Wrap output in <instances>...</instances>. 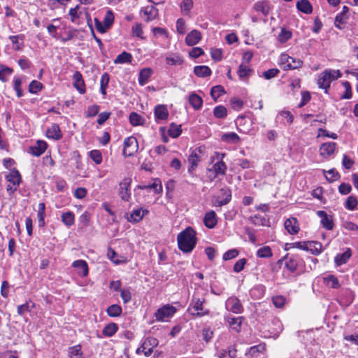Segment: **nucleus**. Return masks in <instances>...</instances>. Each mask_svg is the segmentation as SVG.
Masks as SVG:
<instances>
[{
	"mask_svg": "<svg viewBox=\"0 0 358 358\" xmlns=\"http://www.w3.org/2000/svg\"><path fill=\"white\" fill-rule=\"evenodd\" d=\"M317 215L321 218V224L323 228L327 230H332L334 227L333 218L331 216L327 215L324 210H318Z\"/></svg>",
	"mask_w": 358,
	"mask_h": 358,
	"instance_id": "obj_10",
	"label": "nucleus"
},
{
	"mask_svg": "<svg viewBox=\"0 0 358 358\" xmlns=\"http://www.w3.org/2000/svg\"><path fill=\"white\" fill-rule=\"evenodd\" d=\"M224 92V89L222 85H216L211 88L210 95L214 100H217Z\"/></svg>",
	"mask_w": 358,
	"mask_h": 358,
	"instance_id": "obj_49",
	"label": "nucleus"
},
{
	"mask_svg": "<svg viewBox=\"0 0 358 358\" xmlns=\"http://www.w3.org/2000/svg\"><path fill=\"white\" fill-rule=\"evenodd\" d=\"M69 353L71 358H84L80 345L71 347L69 350Z\"/></svg>",
	"mask_w": 358,
	"mask_h": 358,
	"instance_id": "obj_44",
	"label": "nucleus"
},
{
	"mask_svg": "<svg viewBox=\"0 0 358 358\" xmlns=\"http://www.w3.org/2000/svg\"><path fill=\"white\" fill-rule=\"evenodd\" d=\"M73 86L80 94H84L85 92V83L82 74L79 71H76L73 74Z\"/></svg>",
	"mask_w": 358,
	"mask_h": 358,
	"instance_id": "obj_22",
	"label": "nucleus"
},
{
	"mask_svg": "<svg viewBox=\"0 0 358 358\" xmlns=\"http://www.w3.org/2000/svg\"><path fill=\"white\" fill-rule=\"evenodd\" d=\"M155 117L157 122L168 118L169 112L165 105H157L154 110Z\"/></svg>",
	"mask_w": 358,
	"mask_h": 358,
	"instance_id": "obj_15",
	"label": "nucleus"
},
{
	"mask_svg": "<svg viewBox=\"0 0 358 358\" xmlns=\"http://www.w3.org/2000/svg\"><path fill=\"white\" fill-rule=\"evenodd\" d=\"M132 56L130 53L123 52L120 54L114 60L115 64L129 63L131 62Z\"/></svg>",
	"mask_w": 358,
	"mask_h": 358,
	"instance_id": "obj_42",
	"label": "nucleus"
},
{
	"mask_svg": "<svg viewBox=\"0 0 358 358\" xmlns=\"http://www.w3.org/2000/svg\"><path fill=\"white\" fill-rule=\"evenodd\" d=\"M292 34L290 31L286 30L285 29H282L281 32L278 36V40L280 43H283L287 41L291 37Z\"/></svg>",
	"mask_w": 358,
	"mask_h": 358,
	"instance_id": "obj_54",
	"label": "nucleus"
},
{
	"mask_svg": "<svg viewBox=\"0 0 358 358\" xmlns=\"http://www.w3.org/2000/svg\"><path fill=\"white\" fill-rule=\"evenodd\" d=\"M213 115L216 118L223 119L227 115V110L224 106H217L213 110Z\"/></svg>",
	"mask_w": 358,
	"mask_h": 358,
	"instance_id": "obj_45",
	"label": "nucleus"
},
{
	"mask_svg": "<svg viewBox=\"0 0 358 358\" xmlns=\"http://www.w3.org/2000/svg\"><path fill=\"white\" fill-rule=\"evenodd\" d=\"M46 136L49 138L59 140L62 137L60 128L58 124H52L46 131Z\"/></svg>",
	"mask_w": 358,
	"mask_h": 358,
	"instance_id": "obj_19",
	"label": "nucleus"
},
{
	"mask_svg": "<svg viewBox=\"0 0 358 358\" xmlns=\"http://www.w3.org/2000/svg\"><path fill=\"white\" fill-rule=\"evenodd\" d=\"M201 39V32L196 29H194L187 35L185 42L189 46H193L198 43Z\"/></svg>",
	"mask_w": 358,
	"mask_h": 358,
	"instance_id": "obj_17",
	"label": "nucleus"
},
{
	"mask_svg": "<svg viewBox=\"0 0 358 358\" xmlns=\"http://www.w3.org/2000/svg\"><path fill=\"white\" fill-rule=\"evenodd\" d=\"M138 145L137 139L134 136H129L124 139L123 155L127 157L133 156L138 150Z\"/></svg>",
	"mask_w": 358,
	"mask_h": 358,
	"instance_id": "obj_5",
	"label": "nucleus"
},
{
	"mask_svg": "<svg viewBox=\"0 0 358 358\" xmlns=\"http://www.w3.org/2000/svg\"><path fill=\"white\" fill-rule=\"evenodd\" d=\"M129 121L133 126H138L143 124L144 120L139 114L132 112L129 115Z\"/></svg>",
	"mask_w": 358,
	"mask_h": 358,
	"instance_id": "obj_46",
	"label": "nucleus"
},
{
	"mask_svg": "<svg viewBox=\"0 0 358 358\" xmlns=\"http://www.w3.org/2000/svg\"><path fill=\"white\" fill-rule=\"evenodd\" d=\"M227 304L231 306L230 310L234 313H240L243 310V306L237 298L229 299Z\"/></svg>",
	"mask_w": 358,
	"mask_h": 358,
	"instance_id": "obj_31",
	"label": "nucleus"
},
{
	"mask_svg": "<svg viewBox=\"0 0 358 358\" xmlns=\"http://www.w3.org/2000/svg\"><path fill=\"white\" fill-rule=\"evenodd\" d=\"M279 72L280 71L278 69H270L263 73V77L266 80H269L277 76Z\"/></svg>",
	"mask_w": 358,
	"mask_h": 358,
	"instance_id": "obj_62",
	"label": "nucleus"
},
{
	"mask_svg": "<svg viewBox=\"0 0 358 358\" xmlns=\"http://www.w3.org/2000/svg\"><path fill=\"white\" fill-rule=\"evenodd\" d=\"M201 150L200 148L194 150L188 157V162L191 164V167L194 168L197 166L200 160Z\"/></svg>",
	"mask_w": 358,
	"mask_h": 358,
	"instance_id": "obj_30",
	"label": "nucleus"
},
{
	"mask_svg": "<svg viewBox=\"0 0 358 358\" xmlns=\"http://www.w3.org/2000/svg\"><path fill=\"white\" fill-rule=\"evenodd\" d=\"M152 71L149 68L143 69L140 71L138 76V83L141 85H144L150 77L151 76Z\"/></svg>",
	"mask_w": 358,
	"mask_h": 358,
	"instance_id": "obj_37",
	"label": "nucleus"
},
{
	"mask_svg": "<svg viewBox=\"0 0 358 358\" xmlns=\"http://www.w3.org/2000/svg\"><path fill=\"white\" fill-rule=\"evenodd\" d=\"M251 69L247 65L241 64L238 69V75L241 79H243L248 76Z\"/></svg>",
	"mask_w": 358,
	"mask_h": 358,
	"instance_id": "obj_52",
	"label": "nucleus"
},
{
	"mask_svg": "<svg viewBox=\"0 0 358 358\" xmlns=\"http://www.w3.org/2000/svg\"><path fill=\"white\" fill-rule=\"evenodd\" d=\"M227 171V166L223 161H217L213 164L211 168L208 169V171L210 173L209 178L211 180L215 179L219 176H224Z\"/></svg>",
	"mask_w": 358,
	"mask_h": 358,
	"instance_id": "obj_6",
	"label": "nucleus"
},
{
	"mask_svg": "<svg viewBox=\"0 0 358 358\" xmlns=\"http://www.w3.org/2000/svg\"><path fill=\"white\" fill-rule=\"evenodd\" d=\"M137 188L139 189L153 190L157 194H159L162 192L161 181L157 178L155 179L153 183L148 185H138Z\"/></svg>",
	"mask_w": 358,
	"mask_h": 358,
	"instance_id": "obj_21",
	"label": "nucleus"
},
{
	"mask_svg": "<svg viewBox=\"0 0 358 358\" xmlns=\"http://www.w3.org/2000/svg\"><path fill=\"white\" fill-rule=\"evenodd\" d=\"M145 213H148V210L142 208L136 209L131 213L128 220L129 222H138L143 219Z\"/></svg>",
	"mask_w": 358,
	"mask_h": 358,
	"instance_id": "obj_28",
	"label": "nucleus"
},
{
	"mask_svg": "<svg viewBox=\"0 0 358 358\" xmlns=\"http://www.w3.org/2000/svg\"><path fill=\"white\" fill-rule=\"evenodd\" d=\"M159 344V341L154 337H147L142 343V352L145 357H150L153 352V349Z\"/></svg>",
	"mask_w": 358,
	"mask_h": 358,
	"instance_id": "obj_8",
	"label": "nucleus"
},
{
	"mask_svg": "<svg viewBox=\"0 0 358 358\" xmlns=\"http://www.w3.org/2000/svg\"><path fill=\"white\" fill-rule=\"evenodd\" d=\"M348 17L344 15L343 13L338 14L335 17V26L341 29L343 27L341 24L346 23Z\"/></svg>",
	"mask_w": 358,
	"mask_h": 358,
	"instance_id": "obj_57",
	"label": "nucleus"
},
{
	"mask_svg": "<svg viewBox=\"0 0 358 358\" xmlns=\"http://www.w3.org/2000/svg\"><path fill=\"white\" fill-rule=\"evenodd\" d=\"M13 73V69L9 67H3L0 70V80L7 81V77Z\"/></svg>",
	"mask_w": 358,
	"mask_h": 358,
	"instance_id": "obj_61",
	"label": "nucleus"
},
{
	"mask_svg": "<svg viewBox=\"0 0 358 358\" xmlns=\"http://www.w3.org/2000/svg\"><path fill=\"white\" fill-rule=\"evenodd\" d=\"M117 324L110 322L103 329L102 334L106 337H111L117 331Z\"/></svg>",
	"mask_w": 358,
	"mask_h": 358,
	"instance_id": "obj_29",
	"label": "nucleus"
},
{
	"mask_svg": "<svg viewBox=\"0 0 358 358\" xmlns=\"http://www.w3.org/2000/svg\"><path fill=\"white\" fill-rule=\"evenodd\" d=\"M272 301L276 308H280L285 305V299L282 296H276L273 297Z\"/></svg>",
	"mask_w": 358,
	"mask_h": 358,
	"instance_id": "obj_63",
	"label": "nucleus"
},
{
	"mask_svg": "<svg viewBox=\"0 0 358 358\" xmlns=\"http://www.w3.org/2000/svg\"><path fill=\"white\" fill-rule=\"evenodd\" d=\"M253 8L257 12L262 13L263 15L266 16L271 10V6L267 1H259L254 4Z\"/></svg>",
	"mask_w": 358,
	"mask_h": 358,
	"instance_id": "obj_18",
	"label": "nucleus"
},
{
	"mask_svg": "<svg viewBox=\"0 0 358 358\" xmlns=\"http://www.w3.org/2000/svg\"><path fill=\"white\" fill-rule=\"evenodd\" d=\"M141 12L146 16V22L152 20L157 15V9L154 6H147L143 8Z\"/></svg>",
	"mask_w": 358,
	"mask_h": 358,
	"instance_id": "obj_35",
	"label": "nucleus"
},
{
	"mask_svg": "<svg viewBox=\"0 0 358 358\" xmlns=\"http://www.w3.org/2000/svg\"><path fill=\"white\" fill-rule=\"evenodd\" d=\"M341 76L342 74L339 70L326 69L320 73L317 80V85L320 88L324 89L327 92L331 83L337 80Z\"/></svg>",
	"mask_w": 358,
	"mask_h": 358,
	"instance_id": "obj_2",
	"label": "nucleus"
},
{
	"mask_svg": "<svg viewBox=\"0 0 358 358\" xmlns=\"http://www.w3.org/2000/svg\"><path fill=\"white\" fill-rule=\"evenodd\" d=\"M47 149V143L43 141H37L35 145L29 147V153L35 157H39Z\"/></svg>",
	"mask_w": 358,
	"mask_h": 358,
	"instance_id": "obj_12",
	"label": "nucleus"
},
{
	"mask_svg": "<svg viewBox=\"0 0 358 358\" xmlns=\"http://www.w3.org/2000/svg\"><path fill=\"white\" fill-rule=\"evenodd\" d=\"M230 103L233 109L236 110H239L242 108L243 106V101L236 97L231 98L230 99Z\"/></svg>",
	"mask_w": 358,
	"mask_h": 358,
	"instance_id": "obj_60",
	"label": "nucleus"
},
{
	"mask_svg": "<svg viewBox=\"0 0 358 358\" xmlns=\"http://www.w3.org/2000/svg\"><path fill=\"white\" fill-rule=\"evenodd\" d=\"M324 175L326 179L330 182H334L340 178V174L335 169H331L327 171L323 170Z\"/></svg>",
	"mask_w": 358,
	"mask_h": 358,
	"instance_id": "obj_38",
	"label": "nucleus"
},
{
	"mask_svg": "<svg viewBox=\"0 0 358 358\" xmlns=\"http://www.w3.org/2000/svg\"><path fill=\"white\" fill-rule=\"evenodd\" d=\"M336 147V143L334 142H328L323 143L320 148V155L324 157H329L332 155Z\"/></svg>",
	"mask_w": 358,
	"mask_h": 358,
	"instance_id": "obj_20",
	"label": "nucleus"
},
{
	"mask_svg": "<svg viewBox=\"0 0 358 358\" xmlns=\"http://www.w3.org/2000/svg\"><path fill=\"white\" fill-rule=\"evenodd\" d=\"M280 64L285 71L300 68L303 62L300 59H295L287 54H282L280 58Z\"/></svg>",
	"mask_w": 358,
	"mask_h": 358,
	"instance_id": "obj_3",
	"label": "nucleus"
},
{
	"mask_svg": "<svg viewBox=\"0 0 358 358\" xmlns=\"http://www.w3.org/2000/svg\"><path fill=\"white\" fill-rule=\"evenodd\" d=\"M45 206L43 203H40L38 204V227H43L45 226Z\"/></svg>",
	"mask_w": 358,
	"mask_h": 358,
	"instance_id": "obj_39",
	"label": "nucleus"
},
{
	"mask_svg": "<svg viewBox=\"0 0 358 358\" xmlns=\"http://www.w3.org/2000/svg\"><path fill=\"white\" fill-rule=\"evenodd\" d=\"M324 282L328 286L334 289H337L340 287L338 278L333 275H329L324 278Z\"/></svg>",
	"mask_w": 358,
	"mask_h": 358,
	"instance_id": "obj_50",
	"label": "nucleus"
},
{
	"mask_svg": "<svg viewBox=\"0 0 358 358\" xmlns=\"http://www.w3.org/2000/svg\"><path fill=\"white\" fill-rule=\"evenodd\" d=\"M247 263V259L245 258L238 260L234 266V271L239 273L244 269V267Z\"/></svg>",
	"mask_w": 358,
	"mask_h": 358,
	"instance_id": "obj_59",
	"label": "nucleus"
},
{
	"mask_svg": "<svg viewBox=\"0 0 358 358\" xmlns=\"http://www.w3.org/2000/svg\"><path fill=\"white\" fill-rule=\"evenodd\" d=\"M90 158L95 162L96 164H99L102 162V155L99 150H94L90 152Z\"/></svg>",
	"mask_w": 358,
	"mask_h": 358,
	"instance_id": "obj_56",
	"label": "nucleus"
},
{
	"mask_svg": "<svg viewBox=\"0 0 358 358\" xmlns=\"http://www.w3.org/2000/svg\"><path fill=\"white\" fill-rule=\"evenodd\" d=\"M257 255L260 258H269L272 257L273 253L269 246H264L257 250Z\"/></svg>",
	"mask_w": 358,
	"mask_h": 358,
	"instance_id": "obj_48",
	"label": "nucleus"
},
{
	"mask_svg": "<svg viewBox=\"0 0 358 358\" xmlns=\"http://www.w3.org/2000/svg\"><path fill=\"white\" fill-rule=\"evenodd\" d=\"M131 183V178L130 177L124 178L122 181L120 183L119 194L121 199L124 201H129L131 192L130 185Z\"/></svg>",
	"mask_w": 358,
	"mask_h": 358,
	"instance_id": "obj_9",
	"label": "nucleus"
},
{
	"mask_svg": "<svg viewBox=\"0 0 358 358\" xmlns=\"http://www.w3.org/2000/svg\"><path fill=\"white\" fill-rule=\"evenodd\" d=\"M120 296L124 303H127L131 299V293L128 289H121Z\"/></svg>",
	"mask_w": 358,
	"mask_h": 358,
	"instance_id": "obj_64",
	"label": "nucleus"
},
{
	"mask_svg": "<svg viewBox=\"0 0 358 358\" xmlns=\"http://www.w3.org/2000/svg\"><path fill=\"white\" fill-rule=\"evenodd\" d=\"M221 140L228 143H237L240 141V137L234 132H229L222 134Z\"/></svg>",
	"mask_w": 358,
	"mask_h": 358,
	"instance_id": "obj_34",
	"label": "nucleus"
},
{
	"mask_svg": "<svg viewBox=\"0 0 358 358\" xmlns=\"http://www.w3.org/2000/svg\"><path fill=\"white\" fill-rule=\"evenodd\" d=\"M100 107L96 104L92 105L87 108V110L85 113V116L87 117H92L96 115L99 112Z\"/></svg>",
	"mask_w": 358,
	"mask_h": 358,
	"instance_id": "obj_53",
	"label": "nucleus"
},
{
	"mask_svg": "<svg viewBox=\"0 0 358 358\" xmlns=\"http://www.w3.org/2000/svg\"><path fill=\"white\" fill-rule=\"evenodd\" d=\"M236 350L234 348L223 350L219 355L220 358H234Z\"/></svg>",
	"mask_w": 358,
	"mask_h": 358,
	"instance_id": "obj_55",
	"label": "nucleus"
},
{
	"mask_svg": "<svg viewBox=\"0 0 358 358\" xmlns=\"http://www.w3.org/2000/svg\"><path fill=\"white\" fill-rule=\"evenodd\" d=\"M194 73L198 77L205 78L211 75V70L207 66H196L194 68Z\"/></svg>",
	"mask_w": 358,
	"mask_h": 358,
	"instance_id": "obj_27",
	"label": "nucleus"
},
{
	"mask_svg": "<svg viewBox=\"0 0 358 358\" xmlns=\"http://www.w3.org/2000/svg\"><path fill=\"white\" fill-rule=\"evenodd\" d=\"M62 220L66 226H67V227L72 226L74 224V221H75L74 213L71 211L64 213L62 215Z\"/></svg>",
	"mask_w": 358,
	"mask_h": 358,
	"instance_id": "obj_41",
	"label": "nucleus"
},
{
	"mask_svg": "<svg viewBox=\"0 0 358 358\" xmlns=\"http://www.w3.org/2000/svg\"><path fill=\"white\" fill-rule=\"evenodd\" d=\"M72 266L76 269L78 275L80 277H85L88 275V265L85 260L74 261Z\"/></svg>",
	"mask_w": 358,
	"mask_h": 358,
	"instance_id": "obj_13",
	"label": "nucleus"
},
{
	"mask_svg": "<svg viewBox=\"0 0 358 358\" xmlns=\"http://www.w3.org/2000/svg\"><path fill=\"white\" fill-rule=\"evenodd\" d=\"M114 21V15L111 10H108L103 18V24L109 28Z\"/></svg>",
	"mask_w": 358,
	"mask_h": 358,
	"instance_id": "obj_58",
	"label": "nucleus"
},
{
	"mask_svg": "<svg viewBox=\"0 0 358 358\" xmlns=\"http://www.w3.org/2000/svg\"><path fill=\"white\" fill-rule=\"evenodd\" d=\"M106 313L109 317H116L121 315L122 309L120 306L117 304H113L108 307Z\"/></svg>",
	"mask_w": 358,
	"mask_h": 358,
	"instance_id": "obj_33",
	"label": "nucleus"
},
{
	"mask_svg": "<svg viewBox=\"0 0 358 358\" xmlns=\"http://www.w3.org/2000/svg\"><path fill=\"white\" fill-rule=\"evenodd\" d=\"M220 194L225 196L223 199H220V196L215 200L214 205L217 206H222L227 205L231 199V190L228 188H222Z\"/></svg>",
	"mask_w": 358,
	"mask_h": 358,
	"instance_id": "obj_16",
	"label": "nucleus"
},
{
	"mask_svg": "<svg viewBox=\"0 0 358 358\" xmlns=\"http://www.w3.org/2000/svg\"><path fill=\"white\" fill-rule=\"evenodd\" d=\"M285 267L290 271L294 272L296 270L298 266V262L296 259L292 257H285Z\"/></svg>",
	"mask_w": 358,
	"mask_h": 358,
	"instance_id": "obj_47",
	"label": "nucleus"
},
{
	"mask_svg": "<svg viewBox=\"0 0 358 358\" xmlns=\"http://www.w3.org/2000/svg\"><path fill=\"white\" fill-rule=\"evenodd\" d=\"M227 320L231 329L238 332L241 330V326L242 323L241 317H231L228 316Z\"/></svg>",
	"mask_w": 358,
	"mask_h": 358,
	"instance_id": "obj_36",
	"label": "nucleus"
},
{
	"mask_svg": "<svg viewBox=\"0 0 358 358\" xmlns=\"http://www.w3.org/2000/svg\"><path fill=\"white\" fill-rule=\"evenodd\" d=\"M296 8L299 10L306 14H310L313 12V7L308 0L297 1Z\"/></svg>",
	"mask_w": 358,
	"mask_h": 358,
	"instance_id": "obj_25",
	"label": "nucleus"
},
{
	"mask_svg": "<svg viewBox=\"0 0 358 358\" xmlns=\"http://www.w3.org/2000/svg\"><path fill=\"white\" fill-rule=\"evenodd\" d=\"M182 133L181 125H178L175 123H171L170 124L169 129L168 130V134L172 138L178 137Z\"/></svg>",
	"mask_w": 358,
	"mask_h": 358,
	"instance_id": "obj_43",
	"label": "nucleus"
},
{
	"mask_svg": "<svg viewBox=\"0 0 358 358\" xmlns=\"http://www.w3.org/2000/svg\"><path fill=\"white\" fill-rule=\"evenodd\" d=\"M189 103L195 110H199L202 106L203 99L196 93H192L189 97Z\"/></svg>",
	"mask_w": 358,
	"mask_h": 358,
	"instance_id": "obj_24",
	"label": "nucleus"
},
{
	"mask_svg": "<svg viewBox=\"0 0 358 358\" xmlns=\"http://www.w3.org/2000/svg\"><path fill=\"white\" fill-rule=\"evenodd\" d=\"M6 178L8 181L13 183L14 185H18L21 182V176L20 172L16 169L11 170L6 176Z\"/></svg>",
	"mask_w": 358,
	"mask_h": 358,
	"instance_id": "obj_32",
	"label": "nucleus"
},
{
	"mask_svg": "<svg viewBox=\"0 0 358 358\" xmlns=\"http://www.w3.org/2000/svg\"><path fill=\"white\" fill-rule=\"evenodd\" d=\"M178 245L180 250L190 252L196 245L195 231L189 227L178 235Z\"/></svg>",
	"mask_w": 358,
	"mask_h": 358,
	"instance_id": "obj_1",
	"label": "nucleus"
},
{
	"mask_svg": "<svg viewBox=\"0 0 358 358\" xmlns=\"http://www.w3.org/2000/svg\"><path fill=\"white\" fill-rule=\"evenodd\" d=\"M351 256H352V252H351L350 249L348 248L343 253L338 254L335 257V259H334L335 263L338 266L343 265L348 262V260L350 258Z\"/></svg>",
	"mask_w": 358,
	"mask_h": 358,
	"instance_id": "obj_26",
	"label": "nucleus"
},
{
	"mask_svg": "<svg viewBox=\"0 0 358 358\" xmlns=\"http://www.w3.org/2000/svg\"><path fill=\"white\" fill-rule=\"evenodd\" d=\"M217 219L214 210H210L206 213L203 217L204 225L208 229H213L217 224Z\"/></svg>",
	"mask_w": 358,
	"mask_h": 358,
	"instance_id": "obj_14",
	"label": "nucleus"
},
{
	"mask_svg": "<svg viewBox=\"0 0 358 358\" xmlns=\"http://www.w3.org/2000/svg\"><path fill=\"white\" fill-rule=\"evenodd\" d=\"M204 301L205 300L203 299L193 298L191 302V306L192 309L196 311V313H192V315L196 317H202L209 314V310L206 309L203 306Z\"/></svg>",
	"mask_w": 358,
	"mask_h": 358,
	"instance_id": "obj_7",
	"label": "nucleus"
},
{
	"mask_svg": "<svg viewBox=\"0 0 358 358\" xmlns=\"http://www.w3.org/2000/svg\"><path fill=\"white\" fill-rule=\"evenodd\" d=\"M43 88V85L37 80H33L29 85V92L31 94H36Z\"/></svg>",
	"mask_w": 358,
	"mask_h": 358,
	"instance_id": "obj_51",
	"label": "nucleus"
},
{
	"mask_svg": "<svg viewBox=\"0 0 358 358\" xmlns=\"http://www.w3.org/2000/svg\"><path fill=\"white\" fill-rule=\"evenodd\" d=\"M358 200L355 196H349L345 201V207L350 210H355L357 208Z\"/></svg>",
	"mask_w": 358,
	"mask_h": 358,
	"instance_id": "obj_40",
	"label": "nucleus"
},
{
	"mask_svg": "<svg viewBox=\"0 0 358 358\" xmlns=\"http://www.w3.org/2000/svg\"><path fill=\"white\" fill-rule=\"evenodd\" d=\"M176 311V308L174 306L167 304L159 308L155 313V316L157 321L162 322L171 317L175 314Z\"/></svg>",
	"mask_w": 358,
	"mask_h": 358,
	"instance_id": "obj_4",
	"label": "nucleus"
},
{
	"mask_svg": "<svg viewBox=\"0 0 358 358\" xmlns=\"http://www.w3.org/2000/svg\"><path fill=\"white\" fill-rule=\"evenodd\" d=\"M284 226L287 232L292 235L296 234L300 229L297 219L293 217L287 219L284 223Z\"/></svg>",
	"mask_w": 358,
	"mask_h": 358,
	"instance_id": "obj_11",
	"label": "nucleus"
},
{
	"mask_svg": "<svg viewBox=\"0 0 358 358\" xmlns=\"http://www.w3.org/2000/svg\"><path fill=\"white\" fill-rule=\"evenodd\" d=\"M166 63L168 65L176 66L182 64L184 60L178 53H171L166 57Z\"/></svg>",
	"mask_w": 358,
	"mask_h": 358,
	"instance_id": "obj_23",
	"label": "nucleus"
}]
</instances>
